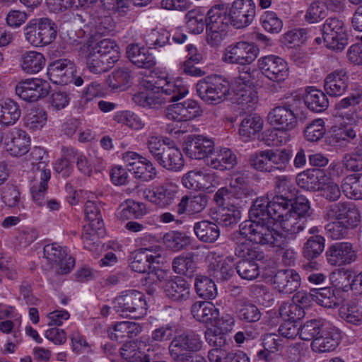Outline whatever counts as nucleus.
Masks as SVG:
<instances>
[{"label": "nucleus", "mask_w": 362, "mask_h": 362, "mask_svg": "<svg viewBox=\"0 0 362 362\" xmlns=\"http://www.w3.org/2000/svg\"><path fill=\"white\" fill-rule=\"evenodd\" d=\"M166 140L168 139H162L158 135H150L146 141L148 150L161 167L170 171H180L185 165L182 154L178 148L168 145Z\"/></svg>", "instance_id": "obj_1"}, {"label": "nucleus", "mask_w": 362, "mask_h": 362, "mask_svg": "<svg viewBox=\"0 0 362 362\" xmlns=\"http://www.w3.org/2000/svg\"><path fill=\"white\" fill-rule=\"evenodd\" d=\"M239 230L241 235L247 237L250 242L256 244L271 245L284 249L287 243L281 233L268 226V221H246L241 223Z\"/></svg>", "instance_id": "obj_2"}, {"label": "nucleus", "mask_w": 362, "mask_h": 362, "mask_svg": "<svg viewBox=\"0 0 362 362\" xmlns=\"http://www.w3.org/2000/svg\"><path fill=\"white\" fill-rule=\"evenodd\" d=\"M230 83L218 75L209 76L198 81L196 86L199 97L205 103L218 105L230 94Z\"/></svg>", "instance_id": "obj_3"}, {"label": "nucleus", "mask_w": 362, "mask_h": 362, "mask_svg": "<svg viewBox=\"0 0 362 362\" xmlns=\"http://www.w3.org/2000/svg\"><path fill=\"white\" fill-rule=\"evenodd\" d=\"M113 308L117 313L126 314L132 318L139 319L146 315L147 303L143 293L127 290L113 300Z\"/></svg>", "instance_id": "obj_4"}, {"label": "nucleus", "mask_w": 362, "mask_h": 362, "mask_svg": "<svg viewBox=\"0 0 362 362\" xmlns=\"http://www.w3.org/2000/svg\"><path fill=\"white\" fill-rule=\"evenodd\" d=\"M243 69L246 70L240 72L233 83L234 100L243 110L250 112L257 104L259 97L257 91L250 85L252 81L250 68L245 66Z\"/></svg>", "instance_id": "obj_5"}, {"label": "nucleus", "mask_w": 362, "mask_h": 362, "mask_svg": "<svg viewBox=\"0 0 362 362\" xmlns=\"http://www.w3.org/2000/svg\"><path fill=\"white\" fill-rule=\"evenodd\" d=\"M257 67L264 76L277 85L284 83L289 76L286 61L274 54L261 57L257 60Z\"/></svg>", "instance_id": "obj_6"}, {"label": "nucleus", "mask_w": 362, "mask_h": 362, "mask_svg": "<svg viewBox=\"0 0 362 362\" xmlns=\"http://www.w3.org/2000/svg\"><path fill=\"white\" fill-rule=\"evenodd\" d=\"M258 54L259 49L253 43L239 41L226 47L222 60L229 64L249 65L256 59Z\"/></svg>", "instance_id": "obj_7"}, {"label": "nucleus", "mask_w": 362, "mask_h": 362, "mask_svg": "<svg viewBox=\"0 0 362 362\" xmlns=\"http://www.w3.org/2000/svg\"><path fill=\"white\" fill-rule=\"evenodd\" d=\"M322 32L324 42L328 48L341 50L347 45L346 26L341 19L336 17L327 18L322 25Z\"/></svg>", "instance_id": "obj_8"}, {"label": "nucleus", "mask_w": 362, "mask_h": 362, "mask_svg": "<svg viewBox=\"0 0 362 362\" xmlns=\"http://www.w3.org/2000/svg\"><path fill=\"white\" fill-rule=\"evenodd\" d=\"M299 111L291 105H279L272 108L267 115V122L273 127L288 132L298 126Z\"/></svg>", "instance_id": "obj_9"}, {"label": "nucleus", "mask_w": 362, "mask_h": 362, "mask_svg": "<svg viewBox=\"0 0 362 362\" xmlns=\"http://www.w3.org/2000/svg\"><path fill=\"white\" fill-rule=\"evenodd\" d=\"M202 348V341L199 334L193 332H185L175 337L170 341L168 351L174 362Z\"/></svg>", "instance_id": "obj_10"}, {"label": "nucleus", "mask_w": 362, "mask_h": 362, "mask_svg": "<svg viewBox=\"0 0 362 362\" xmlns=\"http://www.w3.org/2000/svg\"><path fill=\"white\" fill-rule=\"evenodd\" d=\"M230 24L237 29L249 26L256 15V5L253 0H235L228 9Z\"/></svg>", "instance_id": "obj_11"}, {"label": "nucleus", "mask_w": 362, "mask_h": 362, "mask_svg": "<svg viewBox=\"0 0 362 362\" xmlns=\"http://www.w3.org/2000/svg\"><path fill=\"white\" fill-rule=\"evenodd\" d=\"M44 257L52 265L55 266L58 274H66L75 265L74 258L68 255L66 249L57 243L46 245L43 249Z\"/></svg>", "instance_id": "obj_12"}, {"label": "nucleus", "mask_w": 362, "mask_h": 362, "mask_svg": "<svg viewBox=\"0 0 362 362\" xmlns=\"http://www.w3.org/2000/svg\"><path fill=\"white\" fill-rule=\"evenodd\" d=\"M153 74L156 89L162 90L165 95H173L174 100H180L188 93V87L182 78H172L160 70H154Z\"/></svg>", "instance_id": "obj_13"}, {"label": "nucleus", "mask_w": 362, "mask_h": 362, "mask_svg": "<svg viewBox=\"0 0 362 362\" xmlns=\"http://www.w3.org/2000/svg\"><path fill=\"white\" fill-rule=\"evenodd\" d=\"M178 186L173 182H167L153 189H145L144 197L156 206L165 209L172 205L177 197Z\"/></svg>", "instance_id": "obj_14"}, {"label": "nucleus", "mask_w": 362, "mask_h": 362, "mask_svg": "<svg viewBox=\"0 0 362 362\" xmlns=\"http://www.w3.org/2000/svg\"><path fill=\"white\" fill-rule=\"evenodd\" d=\"M341 340L340 330L330 324L325 323L322 330L311 342V349L315 353H327L334 351Z\"/></svg>", "instance_id": "obj_15"}, {"label": "nucleus", "mask_w": 362, "mask_h": 362, "mask_svg": "<svg viewBox=\"0 0 362 362\" xmlns=\"http://www.w3.org/2000/svg\"><path fill=\"white\" fill-rule=\"evenodd\" d=\"M50 88L47 81L35 78L18 83L16 86V93L25 101L35 102L45 98Z\"/></svg>", "instance_id": "obj_16"}, {"label": "nucleus", "mask_w": 362, "mask_h": 362, "mask_svg": "<svg viewBox=\"0 0 362 362\" xmlns=\"http://www.w3.org/2000/svg\"><path fill=\"white\" fill-rule=\"evenodd\" d=\"M183 150L192 159H203L214 152V141L204 135L190 134L185 137Z\"/></svg>", "instance_id": "obj_17"}, {"label": "nucleus", "mask_w": 362, "mask_h": 362, "mask_svg": "<svg viewBox=\"0 0 362 362\" xmlns=\"http://www.w3.org/2000/svg\"><path fill=\"white\" fill-rule=\"evenodd\" d=\"M75 73L76 66L71 61L60 59L49 64L47 74L53 83L66 85L72 82Z\"/></svg>", "instance_id": "obj_18"}, {"label": "nucleus", "mask_w": 362, "mask_h": 362, "mask_svg": "<svg viewBox=\"0 0 362 362\" xmlns=\"http://www.w3.org/2000/svg\"><path fill=\"white\" fill-rule=\"evenodd\" d=\"M329 264L342 266L349 264L356 259V254L350 243H336L330 245L325 252Z\"/></svg>", "instance_id": "obj_19"}, {"label": "nucleus", "mask_w": 362, "mask_h": 362, "mask_svg": "<svg viewBox=\"0 0 362 362\" xmlns=\"http://www.w3.org/2000/svg\"><path fill=\"white\" fill-rule=\"evenodd\" d=\"M81 52L86 54L94 53L115 62H117L120 57L119 47L115 40L109 38L83 45Z\"/></svg>", "instance_id": "obj_20"}, {"label": "nucleus", "mask_w": 362, "mask_h": 362, "mask_svg": "<svg viewBox=\"0 0 362 362\" xmlns=\"http://www.w3.org/2000/svg\"><path fill=\"white\" fill-rule=\"evenodd\" d=\"M301 278L293 269H281L272 278L274 289L281 294H291L300 286Z\"/></svg>", "instance_id": "obj_21"}, {"label": "nucleus", "mask_w": 362, "mask_h": 362, "mask_svg": "<svg viewBox=\"0 0 362 362\" xmlns=\"http://www.w3.org/2000/svg\"><path fill=\"white\" fill-rule=\"evenodd\" d=\"M218 256L215 252H209L206 257L208 259H215L214 262H210L208 265V270L217 281H226L230 279L235 274L236 265L235 258L232 256L226 257L221 263L216 260Z\"/></svg>", "instance_id": "obj_22"}, {"label": "nucleus", "mask_w": 362, "mask_h": 362, "mask_svg": "<svg viewBox=\"0 0 362 362\" xmlns=\"http://www.w3.org/2000/svg\"><path fill=\"white\" fill-rule=\"evenodd\" d=\"M202 110L197 101L188 99L168 109L166 117L175 121H188L200 116Z\"/></svg>", "instance_id": "obj_23"}, {"label": "nucleus", "mask_w": 362, "mask_h": 362, "mask_svg": "<svg viewBox=\"0 0 362 362\" xmlns=\"http://www.w3.org/2000/svg\"><path fill=\"white\" fill-rule=\"evenodd\" d=\"M133 102L148 109L158 110L162 108L166 103L177 101L173 95H165L160 90L156 91L139 92L132 96Z\"/></svg>", "instance_id": "obj_24"}, {"label": "nucleus", "mask_w": 362, "mask_h": 362, "mask_svg": "<svg viewBox=\"0 0 362 362\" xmlns=\"http://www.w3.org/2000/svg\"><path fill=\"white\" fill-rule=\"evenodd\" d=\"M148 49V47L132 43L127 47V57L138 68L151 69L156 64V60Z\"/></svg>", "instance_id": "obj_25"}, {"label": "nucleus", "mask_w": 362, "mask_h": 362, "mask_svg": "<svg viewBox=\"0 0 362 362\" xmlns=\"http://www.w3.org/2000/svg\"><path fill=\"white\" fill-rule=\"evenodd\" d=\"M208 196L200 193L197 195H185L176 206L175 212L178 216L185 214L194 215L203 211L208 204Z\"/></svg>", "instance_id": "obj_26"}, {"label": "nucleus", "mask_w": 362, "mask_h": 362, "mask_svg": "<svg viewBox=\"0 0 362 362\" xmlns=\"http://www.w3.org/2000/svg\"><path fill=\"white\" fill-rule=\"evenodd\" d=\"M349 77L344 69L335 70L326 76L324 88L327 93L333 97L340 96L348 88Z\"/></svg>", "instance_id": "obj_27"}, {"label": "nucleus", "mask_w": 362, "mask_h": 362, "mask_svg": "<svg viewBox=\"0 0 362 362\" xmlns=\"http://www.w3.org/2000/svg\"><path fill=\"white\" fill-rule=\"evenodd\" d=\"M325 172L320 169H308L298 174L296 182L298 185L308 191H319L327 180Z\"/></svg>", "instance_id": "obj_28"}, {"label": "nucleus", "mask_w": 362, "mask_h": 362, "mask_svg": "<svg viewBox=\"0 0 362 362\" xmlns=\"http://www.w3.org/2000/svg\"><path fill=\"white\" fill-rule=\"evenodd\" d=\"M230 187L233 198V207L244 206L253 195V190L250 187L247 179L243 175L238 176L232 180Z\"/></svg>", "instance_id": "obj_29"}, {"label": "nucleus", "mask_w": 362, "mask_h": 362, "mask_svg": "<svg viewBox=\"0 0 362 362\" xmlns=\"http://www.w3.org/2000/svg\"><path fill=\"white\" fill-rule=\"evenodd\" d=\"M163 289L166 296L174 301L186 300L190 296V285L180 276L166 281Z\"/></svg>", "instance_id": "obj_30"}, {"label": "nucleus", "mask_w": 362, "mask_h": 362, "mask_svg": "<svg viewBox=\"0 0 362 362\" xmlns=\"http://www.w3.org/2000/svg\"><path fill=\"white\" fill-rule=\"evenodd\" d=\"M153 344L140 340L137 342L129 341L120 348V355L127 362H142Z\"/></svg>", "instance_id": "obj_31"}, {"label": "nucleus", "mask_w": 362, "mask_h": 362, "mask_svg": "<svg viewBox=\"0 0 362 362\" xmlns=\"http://www.w3.org/2000/svg\"><path fill=\"white\" fill-rule=\"evenodd\" d=\"M237 156L230 148H221L208 158L207 165L216 170H231L237 164Z\"/></svg>", "instance_id": "obj_32"}, {"label": "nucleus", "mask_w": 362, "mask_h": 362, "mask_svg": "<svg viewBox=\"0 0 362 362\" xmlns=\"http://www.w3.org/2000/svg\"><path fill=\"white\" fill-rule=\"evenodd\" d=\"M357 131L353 124L343 122L332 127L329 130V142L333 146H341L356 137Z\"/></svg>", "instance_id": "obj_33"}, {"label": "nucleus", "mask_w": 362, "mask_h": 362, "mask_svg": "<svg viewBox=\"0 0 362 362\" xmlns=\"http://www.w3.org/2000/svg\"><path fill=\"white\" fill-rule=\"evenodd\" d=\"M11 141L6 144V151L12 156H22L28 152L30 139L22 129H14L10 132Z\"/></svg>", "instance_id": "obj_34"}, {"label": "nucleus", "mask_w": 362, "mask_h": 362, "mask_svg": "<svg viewBox=\"0 0 362 362\" xmlns=\"http://www.w3.org/2000/svg\"><path fill=\"white\" fill-rule=\"evenodd\" d=\"M44 54L37 51H25L21 54L19 66L28 74L39 73L45 66Z\"/></svg>", "instance_id": "obj_35"}, {"label": "nucleus", "mask_w": 362, "mask_h": 362, "mask_svg": "<svg viewBox=\"0 0 362 362\" xmlns=\"http://www.w3.org/2000/svg\"><path fill=\"white\" fill-rule=\"evenodd\" d=\"M21 115L18 104L12 99L0 100V126L3 128L14 125Z\"/></svg>", "instance_id": "obj_36"}, {"label": "nucleus", "mask_w": 362, "mask_h": 362, "mask_svg": "<svg viewBox=\"0 0 362 362\" xmlns=\"http://www.w3.org/2000/svg\"><path fill=\"white\" fill-rule=\"evenodd\" d=\"M29 156L32 169L35 173V177H42L45 180H49L51 173L50 170L47 168L49 162L47 152L41 147L35 146Z\"/></svg>", "instance_id": "obj_37"}, {"label": "nucleus", "mask_w": 362, "mask_h": 362, "mask_svg": "<svg viewBox=\"0 0 362 362\" xmlns=\"http://www.w3.org/2000/svg\"><path fill=\"white\" fill-rule=\"evenodd\" d=\"M193 317L199 322L214 324L218 317V310L210 302H196L191 308Z\"/></svg>", "instance_id": "obj_38"}, {"label": "nucleus", "mask_w": 362, "mask_h": 362, "mask_svg": "<svg viewBox=\"0 0 362 362\" xmlns=\"http://www.w3.org/2000/svg\"><path fill=\"white\" fill-rule=\"evenodd\" d=\"M193 230L198 240L205 243H213L220 236L218 225L209 221L204 220L195 223Z\"/></svg>", "instance_id": "obj_39"}, {"label": "nucleus", "mask_w": 362, "mask_h": 362, "mask_svg": "<svg viewBox=\"0 0 362 362\" xmlns=\"http://www.w3.org/2000/svg\"><path fill=\"white\" fill-rule=\"evenodd\" d=\"M303 100L307 107L315 112H322L329 106V101L325 93L313 87L306 88Z\"/></svg>", "instance_id": "obj_40"}, {"label": "nucleus", "mask_w": 362, "mask_h": 362, "mask_svg": "<svg viewBox=\"0 0 362 362\" xmlns=\"http://www.w3.org/2000/svg\"><path fill=\"white\" fill-rule=\"evenodd\" d=\"M206 16L207 13L200 7L188 11L185 16V20L189 32L194 35L201 34L206 25Z\"/></svg>", "instance_id": "obj_41"}, {"label": "nucleus", "mask_w": 362, "mask_h": 362, "mask_svg": "<svg viewBox=\"0 0 362 362\" xmlns=\"http://www.w3.org/2000/svg\"><path fill=\"white\" fill-rule=\"evenodd\" d=\"M173 270L177 274L191 278L194 276L197 265L193 253H183L174 258L172 263Z\"/></svg>", "instance_id": "obj_42"}, {"label": "nucleus", "mask_w": 362, "mask_h": 362, "mask_svg": "<svg viewBox=\"0 0 362 362\" xmlns=\"http://www.w3.org/2000/svg\"><path fill=\"white\" fill-rule=\"evenodd\" d=\"M78 52L79 55L86 59V66L88 70L95 74H100L109 71L116 63L94 53H91V54L82 53L81 47Z\"/></svg>", "instance_id": "obj_43"}, {"label": "nucleus", "mask_w": 362, "mask_h": 362, "mask_svg": "<svg viewBox=\"0 0 362 362\" xmlns=\"http://www.w3.org/2000/svg\"><path fill=\"white\" fill-rule=\"evenodd\" d=\"M313 300L318 305L333 308L339 305V298L336 296L335 289L331 287H323L312 289Z\"/></svg>", "instance_id": "obj_44"}, {"label": "nucleus", "mask_w": 362, "mask_h": 362, "mask_svg": "<svg viewBox=\"0 0 362 362\" xmlns=\"http://www.w3.org/2000/svg\"><path fill=\"white\" fill-rule=\"evenodd\" d=\"M341 189L347 197L362 199V174L354 173L347 175L342 180Z\"/></svg>", "instance_id": "obj_45"}, {"label": "nucleus", "mask_w": 362, "mask_h": 362, "mask_svg": "<svg viewBox=\"0 0 362 362\" xmlns=\"http://www.w3.org/2000/svg\"><path fill=\"white\" fill-rule=\"evenodd\" d=\"M206 25L227 27L229 20L228 5L218 4L214 5L208 12Z\"/></svg>", "instance_id": "obj_46"}, {"label": "nucleus", "mask_w": 362, "mask_h": 362, "mask_svg": "<svg viewBox=\"0 0 362 362\" xmlns=\"http://www.w3.org/2000/svg\"><path fill=\"white\" fill-rule=\"evenodd\" d=\"M163 243L168 249L178 252L191 244V238L181 231H170L164 235Z\"/></svg>", "instance_id": "obj_47"}, {"label": "nucleus", "mask_w": 362, "mask_h": 362, "mask_svg": "<svg viewBox=\"0 0 362 362\" xmlns=\"http://www.w3.org/2000/svg\"><path fill=\"white\" fill-rule=\"evenodd\" d=\"M146 214V204L128 199L119 207L117 216L120 219L141 218Z\"/></svg>", "instance_id": "obj_48"}, {"label": "nucleus", "mask_w": 362, "mask_h": 362, "mask_svg": "<svg viewBox=\"0 0 362 362\" xmlns=\"http://www.w3.org/2000/svg\"><path fill=\"white\" fill-rule=\"evenodd\" d=\"M250 220L257 219L260 221H269L272 220L270 211V201L267 197L257 198L249 211Z\"/></svg>", "instance_id": "obj_49"}, {"label": "nucleus", "mask_w": 362, "mask_h": 362, "mask_svg": "<svg viewBox=\"0 0 362 362\" xmlns=\"http://www.w3.org/2000/svg\"><path fill=\"white\" fill-rule=\"evenodd\" d=\"M293 199L284 197L274 196L272 200L270 201V211L272 214V220L275 222H279L283 220L290 212V206Z\"/></svg>", "instance_id": "obj_50"}, {"label": "nucleus", "mask_w": 362, "mask_h": 362, "mask_svg": "<svg viewBox=\"0 0 362 362\" xmlns=\"http://www.w3.org/2000/svg\"><path fill=\"white\" fill-rule=\"evenodd\" d=\"M170 33L164 29H153L147 33L144 40L148 49H160L170 44Z\"/></svg>", "instance_id": "obj_51"}, {"label": "nucleus", "mask_w": 362, "mask_h": 362, "mask_svg": "<svg viewBox=\"0 0 362 362\" xmlns=\"http://www.w3.org/2000/svg\"><path fill=\"white\" fill-rule=\"evenodd\" d=\"M325 239L322 235H315L310 237L305 243L303 255L308 260L318 257L325 249Z\"/></svg>", "instance_id": "obj_52"}, {"label": "nucleus", "mask_w": 362, "mask_h": 362, "mask_svg": "<svg viewBox=\"0 0 362 362\" xmlns=\"http://www.w3.org/2000/svg\"><path fill=\"white\" fill-rule=\"evenodd\" d=\"M132 173L136 178L144 182H150L154 180L158 175V171L152 162L144 157L136 164V168Z\"/></svg>", "instance_id": "obj_53"}, {"label": "nucleus", "mask_w": 362, "mask_h": 362, "mask_svg": "<svg viewBox=\"0 0 362 362\" xmlns=\"http://www.w3.org/2000/svg\"><path fill=\"white\" fill-rule=\"evenodd\" d=\"M194 287L197 295L204 299H213L217 295L214 282L209 277L198 276L196 277Z\"/></svg>", "instance_id": "obj_54"}, {"label": "nucleus", "mask_w": 362, "mask_h": 362, "mask_svg": "<svg viewBox=\"0 0 362 362\" xmlns=\"http://www.w3.org/2000/svg\"><path fill=\"white\" fill-rule=\"evenodd\" d=\"M264 122L257 115L247 116L240 124V134L250 138L262 130Z\"/></svg>", "instance_id": "obj_55"}, {"label": "nucleus", "mask_w": 362, "mask_h": 362, "mask_svg": "<svg viewBox=\"0 0 362 362\" xmlns=\"http://www.w3.org/2000/svg\"><path fill=\"white\" fill-rule=\"evenodd\" d=\"M281 317L285 322H296L305 315L304 309L301 305L293 302L283 303L279 309Z\"/></svg>", "instance_id": "obj_56"}, {"label": "nucleus", "mask_w": 362, "mask_h": 362, "mask_svg": "<svg viewBox=\"0 0 362 362\" xmlns=\"http://www.w3.org/2000/svg\"><path fill=\"white\" fill-rule=\"evenodd\" d=\"M326 133L325 122L322 119H315L308 124L304 129L303 135L306 141L317 142L321 140Z\"/></svg>", "instance_id": "obj_57"}, {"label": "nucleus", "mask_w": 362, "mask_h": 362, "mask_svg": "<svg viewBox=\"0 0 362 362\" xmlns=\"http://www.w3.org/2000/svg\"><path fill=\"white\" fill-rule=\"evenodd\" d=\"M262 139L269 146H279L287 144L290 137L288 132L273 127L262 133Z\"/></svg>", "instance_id": "obj_58"}, {"label": "nucleus", "mask_w": 362, "mask_h": 362, "mask_svg": "<svg viewBox=\"0 0 362 362\" xmlns=\"http://www.w3.org/2000/svg\"><path fill=\"white\" fill-rule=\"evenodd\" d=\"M354 228L345 224L344 221H331L325 226V233L332 240H341L348 238Z\"/></svg>", "instance_id": "obj_59"}, {"label": "nucleus", "mask_w": 362, "mask_h": 362, "mask_svg": "<svg viewBox=\"0 0 362 362\" xmlns=\"http://www.w3.org/2000/svg\"><path fill=\"white\" fill-rule=\"evenodd\" d=\"M250 165L257 171L272 173V167L270 163V149L259 151L252 153L250 157Z\"/></svg>", "instance_id": "obj_60"}, {"label": "nucleus", "mask_w": 362, "mask_h": 362, "mask_svg": "<svg viewBox=\"0 0 362 362\" xmlns=\"http://www.w3.org/2000/svg\"><path fill=\"white\" fill-rule=\"evenodd\" d=\"M239 320L245 322L254 323L258 322L262 317L259 308L251 303H243L237 309Z\"/></svg>", "instance_id": "obj_61"}, {"label": "nucleus", "mask_w": 362, "mask_h": 362, "mask_svg": "<svg viewBox=\"0 0 362 362\" xmlns=\"http://www.w3.org/2000/svg\"><path fill=\"white\" fill-rule=\"evenodd\" d=\"M306 222V220H303L298 216L289 214L279 223H280L281 228L288 235L294 238L298 233L304 230Z\"/></svg>", "instance_id": "obj_62"}, {"label": "nucleus", "mask_w": 362, "mask_h": 362, "mask_svg": "<svg viewBox=\"0 0 362 362\" xmlns=\"http://www.w3.org/2000/svg\"><path fill=\"white\" fill-rule=\"evenodd\" d=\"M327 322L321 320H311L305 322L300 327V338L304 341L313 340L318 337L325 323Z\"/></svg>", "instance_id": "obj_63"}, {"label": "nucleus", "mask_w": 362, "mask_h": 362, "mask_svg": "<svg viewBox=\"0 0 362 362\" xmlns=\"http://www.w3.org/2000/svg\"><path fill=\"white\" fill-rule=\"evenodd\" d=\"M328 13V7L325 2L315 1L308 6L305 20L309 23H315L324 19Z\"/></svg>", "instance_id": "obj_64"}]
</instances>
